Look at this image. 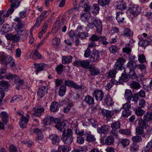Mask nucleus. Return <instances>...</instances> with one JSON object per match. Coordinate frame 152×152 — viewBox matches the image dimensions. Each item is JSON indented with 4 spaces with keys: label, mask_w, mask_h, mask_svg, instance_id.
<instances>
[{
    "label": "nucleus",
    "mask_w": 152,
    "mask_h": 152,
    "mask_svg": "<svg viewBox=\"0 0 152 152\" xmlns=\"http://www.w3.org/2000/svg\"><path fill=\"white\" fill-rule=\"evenodd\" d=\"M129 70L128 68H124V71L121 73V76L119 77L118 80L114 79H112L113 84L118 85L123 84L124 82L127 81L128 79V73Z\"/></svg>",
    "instance_id": "f257e3e1"
},
{
    "label": "nucleus",
    "mask_w": 152,
    "mask_h": 152,
    "mask_svg": "<svg viewBox=\"0 0 152 152\" xmlns=\"http://www.w3.org/2000/svg\"><path fill=\"white\" fill-rule=\"evenodd\" d=\"M72 130L68 129L62 133L63 140L64 143L68 145L71 144L73 140Z\"/></svg>",
    "instance_id": "f03ea898"
},
{
    "label": "nucleus",
    "mask_w": 152,
    "mask_h": 152,
    "mask_svg": "<svg viewBox=\"0 0 152 152\" xmlns=\"http://www.w3.org/2000/svg\"><path fill=\"white\" fill-rule=\"evenodd\" d=\"M126 60L125 58L122 57H119L116 61L114 65V68L117 70H122V69L125 68L123 66L126 62Z\"/></svg>",
    "instance_id": "7ed1b4c3"
},
{
    "label": "nucleus",
    "mask_w": 152,
    "mask_h": 152,
    "mask_svg": "<svg viewBox=\"0 0 152 152\" xmlns=\"http://www.w3.org/2000/svg\"><path fill=\"white\" fill-rule=\"evenodd\" d=\"M64 84L65 86H67L76 89H82L83 88L82 85H79L74 81L69 79L65 80Z\"/></svg>",
    "instance_id": "20e7f679"
},
{
    "label": "nucleus",
    "mask_w": 152,
    "mask_h": 152,
    "mask_svg": "<svg viewBox=\"0 0 152 152\" xmlns=\"http://www.w3.org/2000/svg\"><path fill=\"white\" fill-rule=\"evenodd\" d=\"M14 21L18 22V23L15 27V30L18 32H20L24 29V23L19 17H16L14 19Z\"/></svg>",
    "instance_id": "39448f33"
},
{
    "label": "nucleus",
    "mask_w": 152,
    "mask_h": 152,
    "mask_svg": "<svg viewBox=\"0 0 152 152\" xmlns=\"http://www.w3.org/2000/svg\"><path fill=\"white\" fill-rule=\"evenodd\" d=\"M93 96L96 100L101 101L104 98V94L101 90L97 89L94 91Z\"/></svg>",
    "instance_id": "423d86ee"
},
{
    "label": "nucleus",
    "mask_w": 152,
    "mask_h": 152,
    "mask_svg": "<svg viewBox=\"0 0 152 152\" xmlns=\"http://www.w3.org/2000/svg\"><path fill=\"white\" fill-rule=\"evenodd\" d=\"M79 5L84 9L83 12H90L91 7L89 5V2L87 0H81Z\"/></svg>",
    "instance_id": "0eeeda50"
},
{
    "label": "nucleus",
    "mask_w": 152,
    "mask_h": 152,
    "mask_svg": "<svg viewBox=\"0 0 152 152\" xmlns=\"http://www.w3.org/2000/svg\"><path fill=\"white\" fill-rule=\"evenodd\" d=\"M129 10L133 15L136 16L141 12V8L138 5H134L129 7Z\"/></svg>",
    "instance_id": "6e6552de"
},
{
    "label": "nucleus",
    "mask_w": 152,
    "mask_h": 152,
    "mask_svg": "<svg viewBox=\"0 0 152 152\" xmlns=\"http://www.w3.org/2000/svg\"><path fill=\"white\" fill-rule=\"evenodd\" d=\"M5 36L7 40L12 41L15 43L18 42L20 39V36L18 34H7Z\"/></svg>",
    "instance_id": "1a4fd4ad"
},
{
    "label": "nucleus",
    "mask_w": 152,
    "mask_h": 152,
    "mask_svg": "<svg viewBox=\"0 0 152 152\" xmlns=\"http://www.w3.org/2000/svg\"><path fill=\"white\" fill-rule=\"evenodd\" d=\"M48 87L42 86L39 88L37 91V95L39 98H41L43 97L47 93Z\"/></svg>",
    "instance_id": "9d476101"
},
{
    "label": "nucleus",
    "mask_w": 152,
    "mask_h": 152,
    "mask_svg": "<svg viewBox=\"0 0 152 152\" xmlns=\"http://www.w3.org/2000/svg\"><path fill=\"white\" fill-rule=\"evenodd\" d=\"M84 135L86 137V140L87 142L92 143L95 142L96 138L94 135L91 134L90 132L87 131L85 132Z\"/></svg>",
    "instance_id": "9b49d317"
},
{
    "label": "nucleus",
    "mask_w": 152,
    "mask_h": 152,
    "mask_svg": "<svg viewBox=\"0 0 152 152\" xmlns=\"http://www.w3.org/2000/svg\"><path fill=\"white\" fill-rule=\"evenodd\" d=\"M88 69L91 76H95L100 74V69L96 66H91Z\"/></svg>",
    "instance_id": "f8f14e48"
},
{
    "label": "nucleus",
    "mask_w": 152,
    "mask_h": 152,
    "mask_svg": "<svg viewBox=\"0 0 152 152\" xmlns=\"http://www.w3.org/2000/svg\"><path fill=\"white\" fill-rule=\"evenodd\" d=\"M99 52L96 50L93 51L92 54L90 58V61L91 62L98 61L99 58Z\"/></svg>",
    "instance_id": "ddd939ff"
},
{
    "label": "nucleus",
    "mask_w": 152,
    "mask_h": 152,
    "mask_svg": "<svg viewBox=\"0 0 152 152\" xmlns=\"http://www.w3.org/2000/svg\"><path fill=\"white\" fill-rule=\"evenodd\" d=\"M60 107V105L58 102H54L51 104L50 109L51 112L54 113L57 111Z\"/></svg>",
    "instance_id": "4468645a"
},
{
    "label": "nucleus",
    "mask_w": 152,
    "mask_h": 152,
    "mask_svg": "<svg viewBox=\"0 0 152 152\" xmlns=\"http://www.w3.org/2000/svg\"><path fill=\"white\" fill-rule=\"evenodd\" d=\"M98 20L95 18L91 16L89 22L87 25L88 28L93 29L95 26Z\"/></svg>",
    "instance_id": "2eb2a0df"
},
{
    "label": "nucleus",
    "mask_w": 152,
    "mask_h": 152,
    "mask_svg": "<svg viewBox=\"0 0 152 152\" xmlns=\"http://www.w3.org/2000/svg\"><path fill=\"white\" fill-rule=\"evenodd\" d=\"M90 16V12H83L80 15V18L82 21L83 22H87L90 18L91 17Z\"/></svg>",
    "instance_id": "dca6fc26"
},
{
    "label": "nucleus",
    "mask_w": 152,
    "mask_h": 152,
    "mask_svg": "<svg viewBox=\"0 0 152 152\" xmlns=\"http://www.w3.org/2000/svg\"><path fill=\"white\" fill-rule=\"evenodd\" d=\"M49 138L52 141L53 145H58L60 140L59 137L56 134H53L49 136Z\"/></svg>",
    "instance_id": "f3484780"
},
{
    "label": "nucleus",
    "mask_w": 152,
    "mask_h": 152,
    "mask_svg": "<svg viewBox=\"0 0 152 152\" xmlns=\"http://www.w3.org/2000/svg\"><path fill=\"white\" fill-rule=\"evenodd\" d=\"M34 66V67L36 68V72L38 73L42 71L44 69V68L46 67V65L44 63H35Z\"/></svg>",
    "instance_id": "a211bd4d"
},
{
    "label": "nucleus",
    "mask_w": 152,
    "mask_h": 152,
    "mask_svg": "<svg viewBox=\"0 0 152 152\" xmlns=\"http://www.w3.org/2000/svg\"><path fill=\"white\" fill-rule=\"evenodd\" d=\"M56 127L57 129L59 130L60 131L64 132L65 131L66 128V124L65 122H61L58 124H57L55 126Z\"/></svg>",
    "instance_id": "6ab92c4d"
},
{
    "label": "nucleus",
    "mask_w": 152,
    "mask_h": 152,
    "mask_svg": "<svg viewBox=\"0 0 152 152\" xmlns=\"http://www.w3.org/2000/svg\"><path fill=\"white\" fill-rule=\"evenodd\" d=\"M28 122V118H27L26 117L23 116L21 119L20 122H19V124L20 127L22 128H26Z\"/></svg>",
    "instance_id": "aec40b11"
},
{
    "label": "nucleus",
    "mask_w": 152,
    "mask_h": 152,
    "mask_svg": "<svg viewBox=\"0 0 152 152\" xmlns=\"http://www.w3.org/2000/svg\"><path fill=\"white\" fill-rule=\"evenodd\" d=\"M150 42L151 43L152 42L151 39L147 38V40H140L138 44L140 46L145 48L148 45Z\"/></svg>",
    "instance_id": "412c9836"
},
{
    "label": "nucleus",
    "mask_w": 152,
    "mask_h": 152,
    "mask_svg": "<svg viewBox=\"0 0 152 152\" xmlns=\"http://www.w3.org/2000/svg\"><path fill=\"white\" fill-rule=\"evenodd\" d=\"M44 109L43 107H38L35 108L33 110L34 113H33V114L35 116L39 117L44 112Z\"/></svg>",
    "instance_id": "4be33fe9"
},
{
    "label": "nucleus",
    "mask_w": 152,
    "mask_h": 152,
    "mask_svg": "<svg viewBox=\"0 0 152 152\" xmlns=\"http://www.w3.org/2000/svg\"><path fill=\"white\" fill-rule=\"evenodd\" d=\"M4 64L6 66L7 64H9V66L11 67L14 68L15 66L14 60L11 57H10L7 58Z\"/></svg>",
    "instance_id": "5701e85b"
},
{
    "label": "nucleus",
    "mask_w": 152,
    "mask_h": 152,
    "mask_svg": "<svg viewBox=\"0 0 152 152\" xmlns=\"http://www.w3.org/2000/svg\"><path fill=\"white\" fill-rule=\"evenodd\" d=\"M109 127L107 125H103L101 128L97 129L98 132L100 134H106L108 131Z\"/></svg>",
    "instance_id": "b1692460"
},
{
    "label": "nucleus",
    "mask_w": 152,
    "mask_h": 152,
    "mask_svg": "<svg viewBox=\"0 0 152 152\" xmlns=\"http://www.w3.org/2000/svg\"><path fill=\"white\" fill-rule=\"evenodd\" d=\"M72 57L70 56H63L62 58V63L64 64H69L72 62Z\"/></svg>",
    "instance_id": "393cba45"
},
{
    "label": "nucleus",
    "mask_w": 152,
    "mask_h": 152,
    "mask_svg": "<svg viewBox=\"0 0 152 152\" xmlns=\"http://www.w3.org/2000/svg\"><path fill=\"white\" fill-rule=\"evenodd\" d=\"M96 32L98 34H101L102 31V21L98 20L95 26Z\"/></svg>",
    "instance_id": "a878e982"
},
{
    "label": "nucleus",
    "mask_w": 152,
    "mask_h": 152,
    "mask_svg": "<svg viewBox=\"0 0 152 152\" xmlns=\"http://www.w3.org/2000/svg\"><path fill=\"white\" fill-rule=\"evenodd\" d=\"M100 10L99 4H94L93 5L91 9V12L93 15L95 16L99 12Z\"/></svg>",
    "instance_id": "bb28decb"
},
{
    "label": "nucleus",
    "mask_w": 152,
    "mask_h": 152,
    "mask_svg": "<svg viewBox=\"0 0 152 152\" xmlns=\"http://www.w3.org/2000/svg\"><path fill=\"white\" fill-rule=\"evenodd\" d=\"M133 96L131 90L126 89L125 91L124 97L127 101H130Z\"/></svg>",
    "instance_id": "cd10ccee"
},
{
    "label": "nucleus",
    "mask_w": 152,
    "mask_h": 152,
    "mask_svg": "<svg viewBox=\"0 0 152 152\" xmlns=\"http://www.w3.org/2000/svg\"><path fill=\"white\" fill-rule=\"evenodd\" d=\"M12 28L8 24H4L1 29V31L3 34H6L12 30Z\"/></svg>",
    "instance_id": "c85d7f7f"
},
{
    "label": "nucleus",
    "mask_w": 152,
    "mask_h": 152,
    "mask_svg": "<svg viewBox=\"0 0 152 152\" xmlns=\"http://www.w3.org/2000/svg\"><path fill=\"white\" fill-rule=\"evenodd\" d=\"M101 113L103 115L107 117H111L114 114V112L108 110H102Z\"/></svg>",
    "instance_id": "c756f323"
},
{
    "label": "nucleus",
    "mask_w": 152,
    "mask_h": 152,
    "mask_svg": "<svg viewBox=\"0 0 152 152\" xmlns=\"http://www.w3.org/2000/svg\"><path fill=\"white\" fill-rule=\"evenodd\" d=\"M9 85L8 82L1 81L0 83V88L3 91H7L8 89Z\"/></svg>",
    "instance_id": "7c9ffc66"
},
{
    "label": "nucleus",
    "mask_w": 152,
    "mask_h": 152,
    "mask_svg": "<svg viewBox=\"0 0 152 152\" xmlns=\"http://www.w3.org/2000/svg\"><path fill=\"white\" fill-rule=\"evenodd\" d=\"M30 57L31 58L35 60L40 59L42 58V56L41 54L37 50H35L33 53H31Z\"/></svg>",
    "instance_id": "2f4dec72"
},
{
    "label": "nucleus",
    "mask_w": 152,
    "mask_h": 152,
    "mask_svg": "<svg viewBox=\"0 0 152 152\" xmlns=\"http://www.w3.org/2000/svg\"><path fill=\"white\" fill-rule=\"evenodd\" d=\"M84 101L89 105H91L94 103V99L93 98L88 95L85 97Z\"/></svg>",
    "instance_id": "473e14b6"
},
{
    "label": "nucleus",
    "mask_w": 152,
    "mask_h": 152,
    "mask_svg": "<svg viewBox=\"0 0 152 152\" xmlns=\"http://www.w3.org/2000/svg\"><path fill=\"white\" fill-rule=\"evenodd\" d=\"M42 123L45 125H49L52 124L51 116H48L45 118L42 121Z\"/></svg>",
    "instance_id": "72a5a7b5"
},
{
    "label": "nucleus",
    "mask_w": 152,
    "mask_h": 152,
    "mask_svg": "<svg viewBox=\"0 0 152 152\" xmlns=\"http://www.w3.org/2000/svg\"><path fill=\"white\" fill-rule=\"evenodd\" d=\"M90 62L88 60H86L81 61V67L86 69H89L90 67L89 66Z\"/></svg>",
    "instance_id": "f704fd0d"
},
{
    "label": "nucleus",
    "mask_w": 152,
    "mask_h": 152,
    "mask_svg": "<svg viewBox=\"0 0 152 152\" xmlns=\"http://www.w3.org/2000/svg\"><path fill=\"white\" fill-rule=\"evenodd\" d=\"M60 39L57 37L53 39L52 41V45L56 48L59 47L60 43Z\"/></svg>",
    "instance_id": "c9c22d12"
},
{
    "label": "nucleus",
    "mask_w": 152,
    "mask_h": 152,
    "mask_svg": "<svg viewBox=\"0 0 152 152\" xmlns=\"http://www.w3.org/2000/svg\"><path fill=\"white\" fill-rule=\"evenodd\" d=\"M138 125L139 126L145 129H146L148 126V124L147 122L144 120H143L142 119L139 120Z\"/></svg>",
    "instance_id": "e433bc0d"
},
{
    "label": "nucleus",
    "mask_w": 152,
    "mask_h": 152,
    "mask_svg": "<svg viewBox=\"0 0 152 152\" xmlns=\"http://www.w3.org/2000/svg\"><path fill=\"white\" fill-rule=\"evenodd\" d=\"M129 69V72L128 73V77L132 79H134L136 78L137 75L135 73L134 69H130L128 68Z\"/></svg>",
    "instance_id": "4c0bfd02"
},
{
    "label": "nucleus",
    "mask_w": 152,
    "mask_h": 152,
    "mask_svg": "<svg viewBox=\"0 0 152 152\" xmlns=\"http://www.w3.org/2000/svg\"><path fill=\"white\" fill-rule=\"evenodd\" d=\"M105 102L106 104L109 106H112L113 105V102L112 99L110 97L109 95L107 94L104 99Z\"/></svg>",
    "instance_id": "58836bf2"
},
{
    "label": "nucleus",
    "mask_w": 152,
    "mask_h": 152,
    "mask_svg": "<svg viewBox=\"0 0 152 152\" xmlns=\"http://www.w3.org/2000/svg\"><path fill=\"white\" fill-rule=\"evenodd\" d=\"M106 37L104 36H99V42L102 44V45H107L109 42L107 41Z\"/></svg>",
    "instance_id": "ea45409f"
},
{
    "label": "nucleus",
    "mask_w": 152,
    "mask_h": 152,
    "mask_svg": "<svg viewBox=\"0 0 152 152\" xmlns=\"http://www.w3.org/2000/svg\"><path fill=\"white\" fill-rule=\"evenodd\" d=\"M116 19L119 23H122L124 19V18L123 15V13L121 12H118L117 13Z\"/></svg>",
    "instance_id": "a19ab883"
},
{
    "label": "nucleus",
    "mask_w": 152,
    "mask_h": 152,
    "mask_svg": "<svg viewBox=\"0 0 152 152\" xmlns=\"http://www.w3.org/2000/svg\"><path fill=\"white\" fill-rule=\"evenodd\" d=\"M114 139L113 137L111 136H108L105 140V143L107 145H111L113 144Z\"/></svg>",
    "instance_id": "79ce46f5"
},
{
    "label": "nucleus",
    "mask_w": 152,
    "mask_h": 152,
    "mask_svg": "<svg viewBox=\"0 0 152 152\" xmlns=\"http://www.w3.org/2000/svg\"><path fill=\"white\" fill-rule=\"evenodd\" d=\"M66 91V87L64 85H61L60 87L59 90L58 92L59 95L63 96L65 94Z\"/></svg>",
    "instance_id": "37998d69"
},
{
    "label": "nucleus",
    "mask_w": 152,
    "mask_h": 152,
    "mask_svg": "<svg viewBox=\"0 0 152 152\" xmlns=\"http://www.w3.org/2000/svg\"><path fill=\"white\" fill-rule=\"evenodd\" d=\"M121 126V123L119 121L113 123L111 124V127L112 129L117 130L119 129Z\"/></svg>",
    "instance_id": "c03bdc74"
},
{
    "label": "nucleus",
    "mask_w": 152,
    "mask_h": 152,
    "mask_svg": "<svg viewBox=\"0 0 152 152\" xmlns=\"http://www.w3.org/2000/svg\"><path fill=\"white\" fill-rule=\"evenodd\" d=\"M117 8L118 9L121 10H125L126 8V4L122 1H120L117 4Z\"/></svg>",
    "instance_id": "a18cd8bd"
},
{
    "label": "nucleus",
    "mask_w": 152,
    "mask_h": 152,
    "mask_svg": "<svg viewBox=\"0 0 152 152\" xmlns=\"http://www.w3.org/2000/svg\"><path fill=\"white\" fill-rule=\"evenodd\" d=\"M10 2L11 3L10 6L11 7L17 8L20 5V1L18 0H10Z\"/></svg>",
    "instance_id": "49530a36"
},
{
    "label": "nucleus",
    "mask_w": 152,
    "mask_h": 152,
    "mask_svg": "<svg viewBox=\"0 0 152 152\" xmlns=\"http://www.w3.org/2000/svg\"><path fill=\"white\" fill-rule=\"evenodd\" d=\"M98 4L102 7L108 5L110 3V0H98Z\"/></svg>",
    "instance_id": "de8ad7c7"
},
{
    "label": "nucleus",
    "mask_w": 152,
    "mask_h": 152,
    "mask_svg": "<svg viewBox=\"0 0 152 152\" xmlns=\"http://www.w3.org/2000/svg\"><path fill=\"white\" fill-rule=\"evenodd\" d=\"M131 87L134 89H138L141 86L140 84L138 83L136 81H132L130 84Z\"/></svg>",
    "instance_id": "09e8293b"
},
{
    "label": "nucleus",
    "mask_w": 152,
    "mask_h": 152,
    "mask_svg": "<svg viewBox=\"0 0 152 152\" xmlns=\"http://www.w3.org/2000/svg\"><path fill=\"white\" fill-rule=\"evenodd\" d=\"M133 34V32L129 29H126L124 31L123 36L124 37H130Z\"/></svg>",
    "instance_id": "8fccbe9b"
},
{
    "label": "nucleus",
    "mask_w": 152,
    "mask_h": 152,
    "mask_svg": "<svg viewBox=\"0 0 152 152\" xmlns=\"http://www.w3.org/2000/svg\"><path fill=\"white\" fill-rule=\"evenodd\" d=\"M119 131V132L121 134L126 135H130L131 134V131L129 129H121Z\"/></svg>",
    "instance_id": "3c124183"
},
{
    "label": "nucleus",
    "mask_w": 152,
    "mask_h": 152,
    "mask_svg": "<svg viewBox=\"0 0 152 152\" xmlns=\"http://www.w3.org/2000/svg\"><path fill=\"white\" fill-rule=\"evenodd\" d=\"M69 147L66 145L59 146L58 148V152H68Z\"/></svg>",
    "instance_id": "603ef678"
},
{
    "label": "nucleus",
    "mask_w": 152,
    "mask_h": 152,
    "mask_svg": "<svg viewBox=\"0 0 152 152\" xmlns=\"http://www.w3.org/2000/svg\"><path fill=\"white\" fill-rule=\"evenodd\" d=\"M109 50L111 53L115 54L117 52L119 48L115 45H112L109 47Z\"/></svg>",
    "instance_id": "864d4df0"
},
{
    "label": "nucleus",
    "mask_w": 152,
    "mask_h": 152,
    "mask_svg": "<svg viewBox=\"0 0 152 152\" xmlns=\"http://www.w3.org/2000/svg\"><path fill=\"white\" fill-rule=\"evenodd\" d=\"M88 33L86 32H79L77 34V35L76 37L77 38H80L81 39H83L86 37H88Z\"/></svg>",
    "instance_id": "5fc2aeb1"
},
{
    "label": "nucleus",
    "mask_w": 152,
    "mask_h": 152,
    "mask_svg": "<svg viewBox=\"0 0 152 152\" xmlns=\"http://www.w3.org/2000/svg\"><path fill=\"white\" fill-rule=\"evenodd\" d=\"M116 69L114 68L110 70L108 73L107 76L109 77H114L117 73Z\"/></svg>",
    "instance_id": "6e6d98bb"
},
{
    "label": "nucleus",
    "mask_w": 152,
    "mask_h": 152,
    "mask_svg": "<svg viewBox=\"0 0 152 152\" xmlns=\"http://www.w3.org/2000/svg\"><path fill=\"white\" fill-rule=\"evenodd\" d=\"M136 67H137V65L135 62L129 61L127 64L126 68H128L130 69H134Z\"/></svg>",
    "instance_id": "4d7b16f0"
},
{
    "label": "nucleus",
    "mask_w": 152,
    "mask_h": 152,
    "mask_svg": "<svg viewBox=\"0 0 152 152\" xmlns=\"http://www.w3.org/2000/svg\"><path fill=\"white\" fill-rule=\"evenodd\" d=\"M152 119V113H147L145 114L144 117V120L146 121H148Z\"/></svg>",
    "instance_id": "13d9d810"
},
{
    "label": "nucleus",
    "mask_w": 152,
    "mask_h": 152,
    "mask_svg": "<svg viewBox=\"0 0 152 152\" xmlns=\"http://www.w3.org/2000/svg\"><path fill=\"white\" fill-rule=\"evenodd\" d=\"M131 46H130L129 45H128V46H127L124 48L122 49L123 52L124 53H126V54H130V53L132 51Z\"/></svg>",
    "instance_id": "bf43d9fd"
},
{
    "label": "nucleus",
    "mask_w": 152,
    "mask_h": 152,
    "mask_svg": "<svg viewBox=\"0 0 152 152\" xmlns=\"http://www.w3.org/2000/svg\"><path fill=\"white\" fill-rule=\"evenodd\" d=\"M19 32L20 36H22L23 37V38L24 39H26L28 37V30L25 29H23V30H22V31Z\"/></svg>",
    "instance_id": "052dcab7"
},
{
    "label": "nucleus",
    "mask_w": 152,
    "mask_h": 152,
    "mask_svg": "<svg viewBox=\"0 0 152 152\" xmlns=\"http://www.w3.org/2000/svg\"><path fill=\"white\" fill-rule=\"evenodd\" d=\"M131 111L129 109L124 110L122 113V116L126 117L131 115Z\"/></svg>",
    "instance_id": "680f3d73"
},
{
    "label": "nucleus",
    "mask_w": 152,
    "mask_h": 152,
    "mask_svg": "<svg viewBox=\"0 0 152 152\" xmlns=\"http://www.w3.org/2000/svg\"><path fill=\"white\" fill-rule=\"evenodd\" d=\"M64 66L62 64H60L56 68V70L57 73L59 75H61L63 72Z\"/></svg>",
    "instance_id": "e2e57ef3"
},
{
    "label": "nucleus",
    "mask_w": 152,
    "mask_h": 152,
    "mask_svg": "<svg viewBox=\"0 0 152 152\" xmlns=\"http://www.w3.org/2000/svg\"><path fill=\"white\" fill-rule=\"evenodd\" d=\"M132 151H137L138 150V146L136 143L133 142L130 148Z\"/></svg>",
    "instance_id": "0e129e2a"
},
{
    "label": "nucleus",
    "mask_w": 152,
    "mask_h": 152,
    "mask_svg": "<svg viewBox=\"0 0 152 152\" xmlns=\"http://www.w3.org/2000/svg\"><path fill=\"white\" fill-rule=\"evenodd\" d=\"M144 132V129L138 126L136 129V134L137 135L142 134Z\"/></svg>",
    "instance_id": "69168bd1"
},
{
    "label": "nucleus",
    "mask_w": 152,
    "mask_h": 152,
    "mask_svg": "<svg viewBox=\"0 0 152 152\" xmlns=\"http://www.w3.org/2000/svg\"><path fill=\"white\" fill-rule=\"evenodd\" d=\"M135 112L137 116H141L145 113L144 111L140 107L136 109Z\"/></svg>",
    "instance_id": "338daca9"
},
{
    "label": "nucleus",
    "mask_w": 152,
    "mask_h": 152,
    "mask_svg": "<svg viewBox=\"0 0 152 152\" xmlns=\"http://www.w3.org/2000/svg\"><path fill=\"white\" fill-rule=\"evenodd\" d=\"M7 56L4 53H2L0 54V58L1 63L4 64L7 60Z\"/></svg>",
    "instance_id": "774afa93"
}]
</instances>
